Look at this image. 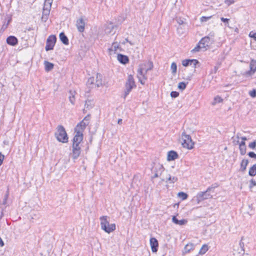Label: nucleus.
<instances>
[{"mask_svg":"<svg viewBox=\"0 0 256 256\" xmlns=\"http://www.w3.org/2000/svg\"><path fill=\"white\" fill-rule=\"evenodd\" d=\"M180 141L184 148L190 150L194 148V142L192 140L190 136L186 134L184 132L182 134Z\"/></svg>","mask_w":256,"mask_h":256,"instance_id":"5","label":"nucleus"},{"mask_svg":"<svg viewBox=\"0 0 256 256\" xmlns=\"http://www.w3.org/2000/svg\"><path fill=\"white\" fill-rule=\"evenodd\" d=\"M150 244L152 248V250L154 252L158 251V241L154 238H152L150 239Z\"/></svg>","mask_w":256,"mask_h":256,"instance_id":"17","label":"nucleus"},{"mask_svg":"<svg viewBox=\"0 0 256 256\" xmlns=\"http://www.w3.org/2000/svg\"><path fill=\"white\" fill-rule=\"evenodd\" d=\"M248 154L250 158L256 159V154L254 152H249Z\"/></svg>","mask_w":256,"mask_h":256,"instance_id":"48","label":"nucleus"},{"mask_svg":"<svg viewBox=\"0 0 256 256\" xmlns=\"http://www.w3.org/2000/svg\"><path fill=\"white\" fill-rule=\"evenodd\" d=\"M102 76L100 74H97L96 78L95 86L99 88L103 85Z\"/></svg>","mask_w":256,"mask_h":256,"instance_id":"20","label":"nucleus"},{"mask_svg":"<svg viewBox=\"0 0 256 256\" xmlns=\"http://www.w3.org/2000/svg\"><path fill=\"white\" fill-rule=\"evenodd\" d=\"M50 10H47L43 8L42 16V18L46 22L48 19V16L50 14Z\"/></svg>","mask_w":256,"mask_h":256,"instance_id":"29","label":"nucleus"},{"mask_svg":"<svg viewBox=\"0 0 256 256\" xmlns=\"http://www.w3.org/2000/svg\"><path fill=\"white\" fill-rule=\"evenodd\" d=\"M136 86L134 80L131 75H129V91Z\"/></svg>","mask_w":256,"mask_h":256,"instance_id":"30","label":"nucleus"},{"mask_svg":"<svg viewBox=\"0 0 256 256\" xmlns=\"http://www.w3.org/2000/svg\"><path fill=\"white\" fill-rule=\"evenodd\" d=\"M256 186V182L252 179L250 182V188H252V187Z\"/></svg>","mask_w":256,"mask_h":256,"instance_id":"49","label":"nucleus"},{"mask_svg":"<svg viewBox=\"0 0 256 256\" xmlns=\"http://www.w3.org/2000/svg\"><path fill=\"white\" fill-rule=\"evenodd\" d=\"M249 94L252 98H255L256 96V90L255 89L252 90L249 92Z\"/></svg>","mask_w":256,"mask_h":256,"instance_id":"46","label":"nucleus"},{"mask_svg":"<svg viewBox=\"0 0 256 256\" xmlns=\"http://www.w3.org/2000/svg\"><path fill=\"white\" fill-rule=\"evenodd\" d=\"M94 100H87L85 102L84 108V111L85 110V108L88 110H90L94 106Z\"/></svg>","mask_w":256,"mask_h":256,"instance_id":"24","label":"nucleus"},{"mask_svg":"<svg viewBox=\"0 0 256 256\" xmlns=\"http://www.w3.org/2000/svg\"><path fill=\"white\" fill-rule=\"evenodd\" d=\"M186 87V84L184 82H180L178 84V88L180 90H184Z\"/></svg>","mask_w":256,"mask_h":256,"instance_id":"43","label":"nucleus"},{"mask_svg":"<svg viewBox=\"0 0 256 256\" xmlns=\"http://www.w3.org/2000/svg\"><path fill=\"white\" fill-rule=\"evenodd\" d=\"M172 221L173 222H174V224H178V225H180V226H182V225H184L185 224L186 222H187V220H178L176 216H174L172 218Z\"/></svg>","mask_w":256,"mask_h":256,"instance_id":"25","label":"nucleus"},{"mask_svg":"<svg viewBox=\"0 0 256 256\" xmlns=\"http://www.w3.org/2000/svg\"><path fill=\"white\" fill-rule=\"evenodd\" d=\"M75 135L74 137L72 142L80 144L83 140V133L80 130L74 132Z\"/></svg>","mask_w":256,"mask_h":256,"instance_id":"14","label":"nucleus"},{"mask_svg":"<svg viewBox=\"0 0 256 256\" xmlns=\"http://www.w3.org/2000/svg\"><path fill=\"white\" fill-rule=\"evenodd\" d=\"M220 20L223 22H225V23H226V24H228V22L230 20L228 18H220Z\"/></svg>","mask_w":256,"mask_h":256,"instance_id":"55","label":"nucleus"},{"mask_svg":"<svg viewBox=\"0 0 256 256\" xmlns=\"http://www.w3.org/2000/svg\"><path fill=\"white\" fill-rule=\"evenodd\" d=\"M240 154L241 155H244L246 153V146H239Z\"/></svg>","mask_w":256,"mask_h":256,"instance_id":"36","label":"nucleus"},{"mask_svg":"<svg viewBox=\"0 0 256 256\" xmlns=\"http://www.w3.org/2000/svg\"><path fill=\"white\" fill-rule=\"evenodd\" d=\"M248 147L252 149H254L256 147V141L250 143Z\"/></svg>","mask_w":256,"mask_h":256,"instance_id":"45","label":"nucleus"},{"mask_svg":"<svg viewBox=\"0 0 256 256\" xmlns=\"http://www.w3.org/2000/svg\"><path fill=\"white\" fill-rule=\"evenodd\" d=\"M128 94V80L126 82V90H125V94L124 98L126 97L127 94Z\"/></svg>","mask_w":256,"mask_h":256,"instance_id":"50","label":"nucleus"},{"mask_svg":"<svg viewBox=\"0 0 256 256\" xmlns=\"http://www.w3.org/2000/svg\"><path fill=\"white\" fill-rule=\"evenodd\" d=\"M248 36L250 38H252L254 41H256V32L252 31L250 32Z\"/></svg>","mask_w":256,"mask_h":256,"instance_id":"42","label":"nucleus"},{"mask_svg":"<svg viewBox=\"0 0 256 256\" xmlns=\"http://www.w3.org/2000/svg\"><path fill=\"white\" fill-rule=\"evenodd\" d=\"M212 16H202L201 18H200V20H201V22H206L209 19H210L211 18Z\"/></svg>","mask_w":256,"mask_h":256,"instance_id":"51","label":"nucleus"},{"mask_svg":"<svg viewBox=\"0 0 256 256\" xmlns=\"http://www.w3.org/2000/svg\"><path fill=\"white\" fill-rule=\"evenodd\" d=\"M178 22L180 24H182L183 23H184V22L182 20H178Z\"/></svg>","mask_w":256,"mask_h":256,"instance_id":"58","label":"nucleus"},{"mask_svg":"<svg viewBox=\"0 0 256 256\" xmlns=\"http://www.w3.org/2000/svg\"><path fill=\"white\" fill-rule=\"evenodd\" d=\"M4 246V242L2 241V240L1 238L0 237V246Z\"/></svg>","mask_w":256,"mask_h":256,"instance_id":"56","label":"nucleus"},{"mask_svg":"<svg viewBox=\"0 0 256 256\" xmlns=\"http://www.w3.org/2000/svg\"><path fill=\"white\" fill-rule=\"evenodd\" d=\"M218 185L216 184L215 186L212 185L210 186H209L205 192H200L198 193L196 196L198 203H199L200 202L205 200L212 198V196L210 192H214V189Z\"/></svg>","mask_w":256,"mask_h":256,"instance_id":"2","label":"nucleus"},{"mask_svg":"<svg viewBox=\"0 0 256 256\" xmlns=\"http://www.w3.org/2000/svg\"><path fill=\"white\" fill-rule=\"evenodd\" d=\"M94 80L95 79L94 77L90 78L88 79L86 85L90 88H94V86H95Z\"/></svg>","mask_w":256,"mask_h":256,"instance_id":"27","label":"nucleus"},{"mask_svg":"<svg viewBox=\"0 0 256 256\" xmlns=\"http://www.w3.org/2000/svg\"><path fill=\"white\" fill-rule=\"evenodd\" d=\"M54 136L59 142L62 143L68 142V134L62 125H58L57 126Z\"/></svg>","mask_w":256,"mask_h":256,"instance_id":"3","label":"nucleus"},{"mask_svg":"<svg viewBox=\"0 0 256 256\" xmlns=\"http://www.w3.org/2000/svg\"><path fill=\"white\" fill-rule=\"evenodd\" d=\"M152 172L154 174L152 178L160 177L161 179L162 176H166L167 173V171L164 170L162 165L160 164H155L152 170Z\"/></svg>","mask_w":256,"mask_h":256,"instance_id":"6","label":"nucleus"},{"mask_svg":"<svg viewBox=\"0 0 256 256\" xmlns=\"http://www.w3.org/2000/svg\"><path fill=\"white\" fill-rule=\"evenodd\" d=\"M80 144H76L72 142V156L74 160L78 158L81 153Z\"/></svg>","mask_w":256,"mask_h":256,"instance_id":"9","label":"nucleus"},{"mask_svg":"<svg viewBox=\"0 0 256 256\" xmlns=\"http://www.w3.org/2000/svg\"><path fill=\"white\" fill-rule=\"evenodd\" d=\"M200 44H201L203 51L206 50L207 48L212 44V42L208 36H205L203 38L200 42Z\"/></svg>","mask_w":256,"mask_h":256,"instance_id":"12","label":"nucleus"},{"mask_svg":"<svg viewBox=\"0 0 256 256\" xmlns=\"http://www.w3.org/2000/svg\"><path fill=\"white\" fill-rule=\"evenodd\" d=\"M192 60V61H195L196 62H190V66H192L193 68H196V64H198V60Z\"/></svg>","mask_w":256,"mask_h":256,"instance_id":"52","label":"nucleus"},{"mask_svg":"<svg viewBox=\"0 0 256 256\" xmlns=\"http://www.w3.org/2000/svg\"><path fill=\"white\" fill-rule=\"evenodd\" d=\"M241 139L242 140V141H244V142H245L246 140H247L245 136L242 137Z\"/></svg>","mask_w":256,"mask_h":256,"instance_id":"60","label":"nucleus"},{"mask_svg":"<svg viewBox=\"0 0 256 256\" xmlns=\"http://www.w3.org/2000/svg\"><path fill=\"white\" fill-rule=\"evenodd\" d=\"M248 164V160L244 159L242 160L240 163V170L242 172H244L246 170V166Z\"/></svg>","mask_w":256,"mask_h":256,"instance_id":"26","label":"nucleus"},{"mask_svg":"<svg viewBox=\"0 0 256 256\" xmlns=\"http://www.w3.org/2000/svg\"><path fill=\"white\" fill-rule=\"evenodd\" d=\"M234 0H225V3L228 6L232 4H234Z\"/></svg>","mask_w":256,"mask_h":256,"instance_id":"53","label":"nucleus"},{"mask_svg":"<svg viewBox=\"0 0 256 256\" xmlns=\"http://www.w3.org/2000/svg\"><path fill=\"white\" fill-rule=\"evenodd\" d=\"M246 146V142L244 141H242L240 143H239V146Z\"/></svg>","mask_w":256,"mask_h":256,"instance_id":"57","label":"nucleus"},{"mask_svg":"<svg viewBox=\"0 0 256 256\" xmlns=\"http://www.w3.org/2000/svg\"><path fill=\"white\" fill-rule=\"evenodd\" d=\"M132 51H130V52L131 54L132 59V62L134 63L137 62L138 60L140 58V52L139 48L138 47H136L134 50L132 49Z\"/></svg>","mask_w":256,"mask_h":256,"instance_id":"11","label":"nucleus"},{"mask_svg":"<svg viewBox=\"0 0 256 256\" xmlns=\"http://www.w3.org/2000/svg\"><path fill=\"white\" fill-rule=\"evenodd\" d=\"M250 70L246 72V75L250 76L256 72V60H252L250 64Z\"/></svg>","mask_w":256,"mask_h":256,"instance_id":"16","label":"nucleus"},{"mask_svg":"<svg viewBox=\"0 0 256 256\" xmlns=\"http://www.w3.org/2000/svg\"><path fill=\"white\" fill-rule=\"evenodd\" d=\"M86 23L82 17L78 18L76 22V26L79 32H82L85 28Z\"/></svg>","mask_w":256,"mask_h":256,"instance_id":"13","label":"nucleus"},{"mask_svg":"<svg viewBox=\"0 0 256 256\" xmlns=\"http://www.w3.org/2000/svg\"><path fill=\"white\" fill-rule=\"evenodd\" d=\"M56 41V37L54 35H51L48 37L46 42L45 49L46 51L53 50Z\"/></svg>","mask_w":256,"mask_h":256,"instance_id":"8","label":"nucleus"},{"mask_svg":"<svg viewBox=\"0 0 256 256\" xmlns=\"http://www.w3.org/2000/svg\"><path fill=\"white\" fill-rule=\"evenodd\" d=\"M236 138H237L238 139H239V138H240V137H239V136H238V134L236 136Z\"/></svg>","mask_w":256,"mask_h":256,"instance_id":"62","label":"nucleus"},{"mask_svg":"<svg viewBox=\"0 0 256 256\" xmlns=\"http://www.w3.org/2000/svg\"><path fill=\"white\" fill-rule=\"evenodd\" d=\"M7 197H8V195H6V196H5V198H4V202H3V204H6V200Z\"/></svg>","mask_w":256,"mask_h":256,"instance_id":"59","label":"nucleus"},{"mask_svg":"<svg viewBox=\"0 0 256 256\" xmlns=\"http://www.w3.org/2000/svg\"><path fill=\"white\" fill-rule=\"evenodd\" d=\"M117 59L122 64H126L128 63V56L126 55L118 54L117 55Z\"/></svg>","mask_w":256,"mask_h":256,"instance_id":"19","label":"nucleus"},{"mask_svg":"<svg viewBox=\"0 0 256 256\" xmlns=\"http://www.w3.org/2000/svg\"><path fill=\"white\" fill-rule=\"evenodd\" d=\"M178 196L182 198V200H184L187 198L188 194L184 192H180L178 193Z\"/></svg>","mask_w":256,"mask_h":256,"instance_id":"39","label":"nucleus"},{"mask_svg":"<svg viewBox=\"0 0 256 256\" xmlns=\"http://www.w3.org/2000/svg\"><path fill=\"white\" fill-rule=\"evenodd\" d=\"M70 94V96H69V100L70 102H71L72 104H74V101H75V98H74V93H75L74 92L72 91V90H70L69 92Z\"/></svg>","mask_w":256,"mask_h":256,"instance_id":"33","label":"nucleus"},{"mask_svg":"<svg viewBox=\"0 0 256 256\" xmlns=\"http://www.w3.org/2000/svg\"><path fill=\"white\" fill-rule=\"evenodd\" d=\"M208 250V247L206 245H203L200 250L199 254H204Z\"/></svg>","mask_w":256,"mask_h":256,"instance_id":"35","label":"nucleus"},{"mask_svg":"<svg viewBox=\"0 0 256 256\" xmlns=\"http://www.w3.org/2000/svg\"><path fill=\"white\" fill-rule=\"evenodd\" d=\"M200 50H203V48H202V46L201 44H200V42L196 45V46L191 50V52L192 53L198 52Z\"/></svg>","mask_w":256,"mask_h":256,"instance_id":"34","label":"nucleus"},{"mask_svg":"<svg viewBox=\"0 0 256 256\" xmlns=\"http://www.w3.org/2000/svg\"><path fill=\"white\" fill-rule=\"evenodd\" d=\"M107 216H102L100 219L102 230L109 234L116 229V225L114 224H110L109 222L107 220Z\"/></svg>","mask_w":256,"mask_h":256,"instance_id":"4","label":"nucleus"},{"mask_svg":"<svg viewBox=\"0 0 256 256\" xmlns=\"http://www.w3.org/2000/svg\"><path fill=\"white\" fill-rule=\"evenodd\" d=\"M153 68V64L151 62H146L139 65L138 69L137 77L139 82L144 84L148 78L147 72Z\"/></svg>","mask_w":256,"mask_h":256,"instance_id":"1","label":"nucleus"},{"mask_svg":"<svg viewBox=\"0 0 256 256\" xmlns=\"http://www.w3.org/2000/svg\"><path fill=\"white\" fill-rule=\"evenodd\" d=\"M126 42H128V38H126Z\"/></svg>","mask_w":256,"mask_h":256,"instance_id":"63","label":"nucleus"},{"mask_svg":"<svg viewBox=\"0 0 256 256\" xmlns=\"http://www.w3.org/2000/svg\"><path fill=\"white\" fill-rule=\"evenodd\" d=\"M120 44L118 42H114L112 43L111 47L108 48L110 54H115L117 50L119 48Z\"/></svg>","mask_w":256,"mask_h":256,"instance_id":"22","label":"nucleus"},{"mask_svg":"<svg viewBox=\"0 0 256 256\" xmlns=\"http://www.w3.org/2000/svg\"><path fill=\"white\" fill-rule=\"evenodd\" d=\"M190 62H196L190 60H185L182 61V64L184 66H190Z\"/></svg>","mask_w":256,"mask_h":256,"instance_id":"37","label":"nucleus"},{"mask_svg":"<svg viewBox=\"0 0 256 256\" xmlns=\"http://www.w3.org/2000/svg\"><path fill=\"white\" fill-rule=\"evenodd\" d=\"M60 39L61 42L65 45L68 44L69 42L68 39L66 36L64 34V32H62L60 34Z\"/></svg>","mask_w":256,"mask_h":256,"instance_id":"23","label":"nucleus"},{"mask_svg":"<svg viewBox=\"0 0 256 256\" xmlns=\"http://www.w3.org/2000/svg\"><path fill=\"white\" fill-rule=\"evenodd\" d=\"M90 120V114L87 115L84 118L79 122L74 128V132L80 130L83 133V131L86 128V126L88 125Z\"/></svg>","mask_w":256,"mask_h":256,"instance_id":"7","label":"nucleus"},{"mask_svg":"<svg viewBox=\"0 0 256 256\" xmlns=\"http://www.w3.org/2000/svg\"><path fill=\"white\" fill-rule=\"evenodd\" d=\"M178 180V178L175 176H171L170 174L168 172L166 173V176H164L162 178V181H164L166 182H169L170 184L174 183L176 182Z\"/></svg>","mask_w":256,"mask_h":256,"instance_id":"15","label":"nucleus"},{"mask_svg":"<svg viewBox=\"0 0 256 256\" xmlns=\"http://www.w3.org/2000/svg\"><path fill=\"white\" fill-rule=\"evenodd\" d=\"M117 26L112 22L107 23L104 26V32L106 34H114L116 32L115 30Z\"/></svg>","mask_w":256,"mask_h":256,"instance_id":"10","label":"nucleus"},{"mask_svg":"<svg viewBox=\"0 0 256 256\" xmlns=\"http://www.w3.org/2000/svg\"><path fill=\"white\" fill-rule=\"evenodd\" d=\"M52 2V0H50V1L48 0H45L43 8L50 10Z\"/></svg>","mask_w":256,"mask_h":256,"instance_id":"32","label":"nucleus"},{"mask_svg":"<svg viewBox=\"0 0 256 256\" xmlns=\"http://www.w3.org/2000/svg\"><path fill=\"white\" fill-rule=\"evenodd\" d=\"M178 95H179L178 92H176L173 91V92H172L170 93V96L172 98H176L178 97Z\"/></svg>","mask_w":256,"mask_h":256,"instance_id":"47","label":"nucleus"},{"mask_svg":"<svg viewBox=\"0 0 256 256\" xmlns=\"http://www.w3.org/2000/svg\"><path fill=\"white\" fill-rule=\"evenodd\" d=\"M122 119H119L118 120V124H122Z\"/></svg>","mask_w":256,"mask_h":256,"instance_id":"61","label":"nucleus"},{"mask_svg":"<svg viewBox=\"0 0 256 256\" xmlns=\"http://www.w3.org/2000/svg\"><path fill=\"white\" fill-rule=\"evenodd\" d=\"M170 69L173 74H175L176 72L177 66L175 62H172L171 64Z\"/></svg>","mask_w":256,"mask_h":256,"instance_id":"38","label":"nucleus"},{"mask_svg":"<svg viewBox=\"0 0 256 256\" xmlns=\"http://www.w3.org/2000/svg\"><path fill=\"white\" fill-rule=\"evenodd\" d=\"M10 20H9L7 22H4V24L1 28V30H4L8 28V26L9 24Z\"/></svg>","mask_w":256,"mask_h":256,"instance_id":"44","label":"nucleus"},{"mask_svg":"<svg viewBox=\"0 0 256 256\" xmlns=\"http://www.w3.org/2000/svg\"><path fill=\"white\" fill-rule=\"evenodd\" d=\"M239 142L238 140H237L236 143L238 144Z\"/></svg>","mask_w":256,"mask_h":256,"instance_id":"64","label":"nucleus"},{"mask_svg":"<svg viewBox=\"0 0 256 256\" xmlns=\"http://www.w3.org/2000/svg\"><path fill=\"white\" fill-rule=\"evenodd\" d=\"M4 156L2 155L0 152V166H1L2 164L3 160H4Z\"/></svg>","mask_w":256,"mask_h":256,"instance_id":"54","label":"nucleus"},{"mask_svg":"<svg viewBox=\"0 0 256 256\" xmlns=\"http://www.w3.org/2000/svg\"><path fill=\"white\" fill-rule=\"evenodd\" d=\"M178 158V154L176 152L171 150L168 153L167 160L168 161L174 160Z\"/></svg>","mask_w":256,"mask_h":256,"instance_id":"21","label":"nucleus"},{"mask_svg":"<svg viewBox=\"0 0 256 256\" xmlns=\"http://www.w3.org/2000/svg\"><path fill=\"white\" fill-rule=\"evenodd\" d=\"M222 101V99L219 96H216L214 98V101L212 102V104L214 105L217 103H220Z\"/></svg>","mask_w":256,"mask_h":256,"instance_id":"40","label":"nucleus"},{"mask_svg":"<svg viewBox=\"0 0 256 256\" xmlns=\"http://www.w3.org/2000/svg\"><path fill=\"white\" fill-rule=\"evenodd\" d=\"M6 42L10 46H15L18 43V40L16 36H10L7 38Z\"/></svg>","mask_w":256,"mask_h":256,"instance_id":"18","label":"nucleus"},{"mask_svg":"<svg viewBox=\"0 0 256 256\" xmlns=\"http://www.w3.org/2000/svg\"><path fill=\"white\" fill-rule=\"evenodd\" d=\"M248 174L250 176L256 175V164H254L249 170Z\"/></svg>","mask_w":256,"mask_h":256,"instance_id":"31","label":"nucleus"},{"mask_svg":"<svg viewBox=\"0 0 256 256\" xmlns=\"http://www.w3.org/2000/svg\"><path fill=\"white\" fill-rule=\"evenodd\" d=\"M194 245L192 244H188L185 246V250L187 252H189L193 248Z\"/></svg>","mask_w":256,"mask_h":256,"instance_id":"41","label":"nucleus"},{"mask_svg":"<svg viewBox=\"0 0 256 256\" xmlns=\"http://www.w3.org/2000/svg\"><path fill=\"white\" fill-rule=\"evenodd\" d=\"M44 64L45 66V70L46 72H50L54 68V64L52 63L45 61Z\"/></svg>","mask_w":256,"mask_h":256,"instance_id":"28","label":"nucleus"}]
</instances>
